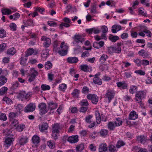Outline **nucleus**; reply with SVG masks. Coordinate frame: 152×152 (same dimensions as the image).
I'll return each mask as SVG.
<instances>
[{
  "label": "nucleus",
  "mask_w": 152,
  "mask_h": 152,
  "mask_svg": "<svg viewBox=\"0 0 152 152\" xmlns=\"http://www.w3.org/2000/svg\"><path fill=\"white\" fill-rule=\"evenodd\" d=\"M107 128L110 130H114L115 127L116 126L114 122H110L107 125Z\"/></svg>",
  "instance_id": "obj_24"
},
{
  "label": "nucleus",
  "mask_w": 152,
  "mask_h": 152,
  "mask_svg": "<svg viewBox=\"0 0 152 152\" xmlns=\"http://www.w3.org/2000/svg\"><path fill=\"white\" fill-rule=\"evenodd\" d=\"M28 141V138L27 136L21 135L18 138L17 142L20 145H23L27 143Z\"/></svg>",
  "instance_id": "obj_5"
},
{
  "label": "nucleus",
  "mask_w": 152,
  "mask_h": 152,
  "mask_svg": "<svg viewBox=\"0 0 152 152\" xmlns=\"http://www.w3.org/2000/svg\"><path fill=\"white\" fill-rule=\"evenodd\" d=\"M25 128V125L20 124L18 125L16 127V129L18 132H22Z\"/></svg>",
  "instance_id": "obj_42"
},
{
  "label": "nucleus",
  "mask_w": 152,
  "mask_h": 152,
  "mask_svg": "<svg viewBox=\"0 0 152 152\" xmlns=\"http://www.w3.org/2000/svg\"><path fill=\"white\" fill-rule=\"evenodd\" d=\"M93 117L92 115H89L85 117L86 122L87 124H90L88 126V127L90 128H91L94 127L96 124V123L94 121H92L91 120Z\"/></svg>",
  "instance_id": "obj_7"
},
{
  "label": "nucleus",
  "mask_w": 152,
  "mask_h": 152,
  "mask_svg": "<svg viewBox=\"0 0 152 152\" xmlns=\"http://www.w3.org/2000/svg\"><path fill=\"white\" fill-rule=\"evenodd\" d=\"M114 122L116 126H119L121 125L123 123V121L122 119L121 118H117L116 119V120L114 121Z\"/></svg>",
  "instance_id": "obj_41"
},
{
  "label": "nucleus",
  "mask_w": 152,
  "mask_h": 152,
  "mask_svg": "<svg viewBox=\"0 0 152 152\" xmlns=\"http://www.w3.org/2000/svg\"><path fill=\"white\" fill-rule=\"evenodd\" d=\"M20 14L18 13H16L12 15H10L9 16V18L10 19H13L14 20H16L17 19L19 18Z\"/></svg>",
  "instance_id": "obj_38"
},
{
  "label": "nucleus",
  "mask_w": 152,
  "mask_h": 152,
  "mask_svg": "<svg viewBox=\"0 0 152 152\" xmlns=\"http://www.w3.org/2000/svg\"><path fill=\"white\" fill-rule=\"evenodd\" d=\"M74 39L73 43L74 45H77L79 42L82 43V42L84 41V38L80 35L77 34L74 35L73 37Z\"/></svg>",
  "instance_id": "obj_8"
},
{
  "label": "nucleus",
  "mask_w": 152,
  "mask_h": 152,
  "mask_svg": "<svg viewBox=\"0 0 152 152\" xmlns=\"http://www.w3.org/2000/svg\"><path fill=\"white\" fill-rule=\"evenodd\" d=\"M145 93L143 91H140L137 92L135 98V99L137 102L141 104L142 103L141 100L145 98Z\"/></svg>",
  "instance_id": "obj_1"
},
{
  "label": "nucleus",
  "mask_w": 152,
  "mask_h": 152,
  "mask_svg": "<svg viewBox=\"0 0 152 152\" xmlns=\"http://www.w3.org/2000/svg\"><path fill=\"white\" fill-rule=\"evenodd\" d=\"M25 57H27L33 54L35 55L38 54L37 50H34L33 48H28L25 52Z\"/></svg>",
  "instance_id": "obj_11"
},
{
  "label": "nucleus",
  "mask_w": 152,
  "mask_h": 152,
  "mask_svg": "<svg viewBox=\"0 0 152 152\" xmlns=\"http://www.w3.org/2000/svg\"><path fill=\"white\" fill-rule=\"evenodd\" d=\"M24 24L27 26H33V21L31 19H28L27 21L23 22Z\"/></svg>",
  "instance_id": "obj_50"
},
{
  "label": "nucleus",
  "mask_w": 152,
  "mask_h": 152,
  "mask_svg": "<svg viewBox=\"0 0 152 152\" xmlns=\"http://www.w3.org/2000/svg\"><path fill=\"white\" fill-rule=\"evenodd\" d=\"M99 68L101 71H103L105 70H107L108 67L106 65L103 64H101L99 66Z\"/></svg>",
  "instance_id": "obj_51"
},
{
  "label": "nucleus",
  "mask_w": 152,
  "mask_h": 152,
  "mask_svg": "<svg viewBox=\"0 0 152 152\" xmlns=\"http://www.w3.org/2000/svg\"><path fill=\"white\" fill-rule=\"evenodd\" d=\"M26 95V93L24 91H20L18 94L17 97L19 99H23L24 98Z\"/></svg>",
  "instance_id": "obj_49"
},
{
  "label": "nucleus",
  "mask_w": 152,
  "mask_h": 152,
  "mask_svg": "<svg viewBox=\"0 0 152 152\" xmlns=\"http://www.w3.org/2000/svg\"><path fill=\"white\" fill-rule=\"evenodd\" d=\"M137 140L141 143L145 142L146 140V137L144 135H141L137 137Z\"/></svg>",
  "instance_id": "obj_32"
},
{
  "label": "nucleus",
  "mask_w": 152,
  "mask_h": 152,
  "mask_svg": "<svg viewBox=\"0 0 152 152\" xmlns=\"http://www.w3.org/2000/svg\"><path fill=\"white\" fill-rule=\"evenodd\" d=\"M107 52L109 54H112L115 53L114 51V47L113 46H111L107 48Z\"/></svg>",
  "instance_id": "obj_55"
},
{
  "label": "nucleus",
  "mask_w": 152,
  "mask_h": 152,
  "mask_svg": "<svg viewBox=\"0 0 152 152\" xmlns=\"http://www.w3.org/2000/svg\"><path fill=\"white\" fill-rule=\"evenodd\" d=\"M41 88L42 89L43 91L49 90L50 88V86L46 84L42 85L41 86Z\"/></svg>",
  "instance_id": "obj_57"
},
{
  "label": "nucleus",
  "mask_w": 152,
  "mask_h": 152,
  "mask_svg": "<svg viewBox=\"0 0 152 152\" xmlns=\"http://www.w3.org/2000/svg\"><path fill=\"white\" fill-rule=\"evenodd\" d=\"M107 144L106 143L102 144L99 146V152H106L107 151Z\"/></svg>",
  "instance_id": "obj_23"
},
{
  "label": "nucleus",
  "mask_w": 152,
  "mask_h": 152,
  "mask_svg": "<svg viewBox=\"0 0 152 152\" xmlns=\"http://www.w3.org/2000/svg\"><path fill=\"white\" fill-rule=\"evenodd\" d=\"M104 45L103 41H101L99 42H95L93 43V47L99 49L103 47Z\"/></svg>",
  "instance_id": "obj_20"
},
{
  "label": "nucleus",
  "mask_w": 152,
  "mask_h": 152,
  "mask_svg": "<svg viewBox=\"0 0 152 152\" xmlns=\"http://www.w3.org/2000/svg\"><path fill=\"white\" fill-rule=\"evenodd\" d=\"M27 59L24 58L22 55L20 59V64L23 66H26L27 65Z\"/></svg>",
  "instance_id": "obj_22"
},
{
  "label": "nucleus",
  "mask_w": 152,
  "mask_h": 152,
  "mask_svg": "<svg viewBox=\"0 0 152 152\" xmlns=\"http://www.w3.org/2000/svg\"><path fill=\"white\" fill-rule=\"evenodd\" d=\"M47 145L51 149H53L55 148L54 142L53 140L48 141L47 142Z\"/></svg>",
  "instance_id": "obj_35"
},
{
  "label": "nucleus",
  "mask_w": 152,
  "mask_h": 152,
  "mask_svg": "<svg viewBox=\"0 0 152 152\" xmlns=\"http://www.w3.org/2000/svg\"><path fill=\"white\" fill-rule=\"evenodd\" d=\"M121 45L122 44L121 42H118L117 43L116 45L114 46L115 53L118 54L121 53Z\"/></svg>",
  "instance_id": "obj_18"
},
{
  "label": "nucleus",
  "mask_w": 152,
  "mask_h": 152,
  "mask_svg": "<svg viewBox=\"0 0 152 152\" xmlns=\"http://www.w3.org/2000/svg\"><path fill=\"white\" fill-rule=\"evenodd\" d=\"M88 109V107L81 106L79 108V111L80 113H85Z\"/></svg>",
  "instance_id": "obj_53"
},
{
  "label": "nucleus",
  "mask_w": 152,
  "mask_h": 152,
  "mask_svg": "<svg viewBox=\"0 0 152 152\" xmlns=\"http://www.w3.org/2000/svg\"><path fill=\"white\" fill-rule=\"evenodd\" d=\"M48 104V108L51 110H54L57 107V104L54 103L53 102H50Z\"/></svg>",
  "instance_id": "obj_33"
},
{
  "label": "nucleus",
  "mask_w": 152,
  "mask_h": 152,
  "mask_svg": "<svg viewBox=\"0 0 152 152\" xmlns=\"http://www.w3.org/2000/svg\"><path fill=\"white\" fill-rule=\"evenodd\" d=\"M79 91L77 89H75L71 94L74 97L78 98L79 96Z\"/></svg>",
  "instance_id": "obj_40"
},
{
  "label": "nucleus",
  "mask_w": 152,
  "mask_h": 152,
  "mask_svg": "<svg viewBox=\"0 0 152 152\" xmlns=\"http://www.w3.org/2000/svg\"><path fill=\"white\" fill-rule=\"evenodd\" d=\"M115 95V93L114 91L111 89L107 90L104 96V97L107 98L108 100V102H110L111 100L114 98Z\"/></svg>",
  "instance_id": "obj_4"
},
{
  "label": "nucleus",
  "mask_w": 152,
  "mask_h": 152,
  "mask_svg": "<svg viewBox=\"0 0 152 152\" xmlns=\"http://www.w3.org/2000/svg\"><path fill=\"white\" fill-rule=\"evenodd\" d=\"M86 31L89 34H91L93 33L94 34H97L99 33L100 30L97 27H94L86 30Z\"/></svg>",
  "instance_id": "obj_12"
},
{
  "label": "nucleus",
  "mask_w": 152,
  "mask_h": 152,
  "mask_svg": "<svg viewBox=\"0 0 152 152\" xmlns=\"http://www.w3.org/2000/svg\"><path fill=\"white\" fill-rule=\"evenodd\" d=\"M16 53L15 49L14 47H12L8 49L7 54L8 55L13 56Z\"/></svg>",
  "instance_id": "obj_28"
},
{
  "label": "nucleus",
  "mask_w": 152,
  "mask_h": 152,
  "mask_svg": "<svg viewBox=\"0 0 152 152\" xmlns=\"http://www.w3.org/2000/svg\"><path fill=\"white\" fill-rule=\"evenodd\" d=\"M9 117L10 119H13L16 118L17 116V113L11 112L9 114Z\"/></svg>",
  "instance_id": "obj_64"
},
{
  "label": "nucleus",
  "mask_w": 152,
  "mask_h": 152,
  "mask_svg": "<svg viewBox=\"0 0 152 152\" xmlns=\"http://www.w3.org/2000/svg\"><path fill=\"white\" fill-rule=\"evenodd\" d=\"M48 126L47 123H43L39 127V129L41 132L46 130L48 129Z\"/></svg>",
  "instance_id": "obj_34"
},
{
  "label": "nucleus",
  "mask_w": 152,
  "mask_h": 152,
  "mask_svg": "<svg viewBox=\"0 0 152 152\" xmlns=\"http://www.w3.org/2000/svg\"><path fill=\"white\" fill-rule=\"evenodd\" d=\"M138 115L137 113L134 110H132L130 113L128 118L129 120H135L138 118Z\"/></svg>",
  "instance_id": "obj_17"
},
{
  "label": "nucleus",
  "mask_w": 152,
  "mask_h": 152,
  "mask_svg": "<svg viewBox=\"0 0 152 152\" xmlns=\"http://www.w3.org/2000/svg\"><path fill=\"white\" fill-rule=\"evenodd\" d=\"M16 110L19 112V114L21 113V111H23V106L21 104H18L15 107Z\"/></svg>",
  "instance_id": "obj_54"
},
{
  "label": "nucleus",
  "mask_w": 152,
  "mask_h": 152,
  "mask_svg": "<svg viewBox=\"0 0 152 152\" xmlns=\"http://www.w3.org/2000/svg\"><path fill=\"white\" fill-rule=\"evenodd\" d=\"M100 135L103 137H105L107 134L108 131L107 130L102 129L99 132Z\"/></svg>",
  "instance_id": "obj_39"
},
{
  "label": "nucleus",
  "mask_w": 152,
  "mask_h": 152,
  "mask_svg": "<svg viewBox=\"0 0 152 152\" xmlns=\"http://www.w3.org/2000/svg\"><path fill=\"white\" fill-rule=\"evenodd\" d=\"M87 98L91 100V102L94 104H96L98 101V97L95 94H88L87 96Z\"/></svg>",
  "instance_id": "obj_6"
},
{
  "label": "nucleus",
  "mask_w": 152,
  "mask_h": 152,
  "mask_svg": "<svg viewBox=\"0 0 152 152\" xmlns=\"http://www.w3.org/2000/svg\"><path fill=\"white\" fill-rule=\"evenodd\" d=\"M19 86V83L18 81H16L13 83H12V86L11 87V89L12 91H14Z\"/></svg>",
  "instance_id": "obj_46"
},
{
  "label": "nucleus",
  "mask_w": 152,
  "mask_h": 152,
  "mask_svg": "<svg viewBox=\"0 0 152 152\" xmlns=\"http://www.w3.org/2000/svg\"><path fill=\"white\" fill-rule=\"evenodd\" d=\"M14 139L12 137H7L4 142V145L6 147H8L11 145Z\"/></svg>",
  "instance_id": "obj_16"
},
{
  "label": "nucleus",
  "mask_w": 152,
  "mask_h": 152,
  "mask_svg": "<svg viewBox=\"0 0 152 152\" xmlns=\"http://www.w3.org/2000/svg\"><path fill=\"white\" fill-rule=\"evenodd\" d=\"M137 90V87L136 86L132 85L130 87L129 92L132 94L136 92Z\"/></svg>",
  "instance_id": "obj_29"
},
{
  "label": "nucleus",
  "mask_w": 152,
  "mask_h": 152,
  "mask_svg": "<svg viewBox=\"0 0 152 152\" xmlns=\"http://www.w3.org/2000/svg\"><path fill=\"white\" fill-rule=\"evenodd\" d=\"M38 73L37 71L35 70H33L31 71V73L28 79V81L31 82L34 81L35 79L36 76L38 75Z\"/></svg>",
  "instance_id": "obj_13"
},
{
  "label": "nucleus",
  "mask_w": 152,
  "mask_h": 152,
  "mask_svg": "<svg viewBox=\"0 0 152 152\" xmlns=\"http://www.w3.org/2000/svg\"><path fill=\"white\" fill-rule=\"evenodd\" d=\"M1 12L3 15H9L12 13L11 10L8 9H2L1 10Z\"/></svg>",
  "instance_id": "obj_36"
},
{
  "label": "nucleus",
  "mask_w": 152,
  "mask_h": 152,
  "mask_svg": "<svg viewBox=\"0 0 152 152\" xmlns=\"http://www.w3.org/2000/svg\"><path fill=\"white\" fill-rule=\"evenodd\" d=\"M81 106L88 107L89 104L87 99H83L79 103Z\"/></svg>",
  "instance_id": "obj_30"
},
{
  "label": "nucleus",
  "mask_w": 152,
  "mask_h": 152,
  "mask_svg": "<svg viewBox=\"0 0 152 152\" xmlns=\"http://www.w3.org/2000/svg\"><path fill=\"white\" fill-rule=\"evenodd\" d=\"M107 58L108 56L107 55L103 54L101 56L99 60L102 62H104Z\"/></svg>",
  "instance_id": "obj_59"
},
{
  "label": "nucleus",
  "mask_w": 152,
  "mask_h": 152,
  "mask_svg": "<svg viewBox=\"0 0 152 152\" xmlns=\"http://www.w3.org/2000/svg\"><path fill=\"white\" fill-rule=\"evenodd\" d=\"M32 143L35 145L39 143L40 141V138L37 135H34L32 138Z\"/></svg>",
  "instance_id": "obj_21"
},
{
  "label": "nucleus",
  "mask_w": 152,
  "mask_h": 152,
  "mask_svg": "<svg viewBox=\"0 0 152 152\" xmlns=\"http://www.w3.org/2000/svg\"><path fill=\"white\" fill-rule=\"evenodd\" d=\"M42 41L45 42L43 44V46L45 48L49 47L51 44V39L45 36H42L41 38Z\"/></svg>",
  "instance_id": "obj_9"
},
{
  "label": "nucleus",
  "mask_w": 152,
  "mask_h": 152,
  "mask_svg": "<svg viewBox=\"0 0 152 152\" xmlns=\"http://www.w3.org/2000/svg\"><path fill=\"white\" fill-rule=\"evenodd\" d=\"M108 148L110 152H115L117 151L116 148V146L115 147L113 145L111 144L109 145L108 146Z\"/></svg>",
  "instance_id": "obj_45"
},
{
  "label": "nucleus",
  "mask_w": 152,
  "mask_h": 152,
  "mask_svg": "<svg viewBox=\"0 0 152 152\" xmlns=\"http://www.w3.org/2000/svg\"><path fill=\"white\" fill-rule=\"evenodd\" d=\"M125 144V142L122 140L118 141L116 145V147L117 148H120L121 147L123 146Z\"/></svg>",
  "instance_id": "obj_52"
},
{
  "label": "nucleus",
  "mask_w": 152,
  "mask_h": 152,
  "mask_svg": "<svg viewBox=\"0 0 152 152\" xmlns=\"http://www.w3.org/2000/svg\"><path fill=\"white\" fill-rule=\"evenodd\" d=\"M60 43V41L57 40L54 41L53 43V50L55 52H56L58 51V49L59 48L58 47V45Z\"/></svg>",
  "instance_id": "obj_26"
},
{
  "label": "nucleus",
  "mask_w": 152,
  "mask_h": 152,
  "mask_svg": "<svg viewBox=\"0 0 152 152\" xmlns=\"http://www.w3.org/2000/svg\"><path fill=\"white\" fill-rule=\"evenodd\" d=\"M38 108L39 109L40 115H43L46 113L48 111L46 108V105L45 103H40L38 105Z\"/></svg>",
  "instance_id": "obj_10"
},
{
  "label": "nucleus",
  "mask_w": 152,
  "mask_h": 152,
  "mask_svg": "<svg viewBox=\"0 0 152 152\" xmlns=\"http://www.w3.org/2000/svg\"><path fill=\"white\" fill-rule=\"evenodd\" d=\"M9 26L13 31H15L16 30L17 26L15 23H10Z\"/></svg>",
  "instance_id": "obj_60"
},
{
  "label": "nucleus",
  "mask_w": 152,
  "mask_h": 152,
  "mask_svg": "<svg viewBox=\"0 0 152 152\" xmlns=\"http://www.w3.org/2000/svg\"><path fill=\"white\" fill-rule=\"evenodd\" d=\"M7 88L6 87H2L0 90V95H1L5 94L7 90Z\"/></svg>",
  "instance_id": "obj_56"
},
{
  "label": "nucleus",
  "mask_w": 152,
  "mask_h": 152,
  "mask_svg": "<svg viewBox=\"0 0 152 152\" xmlns=\"http://www.w3.org/2000/svg\"><path fill=\"white\" fill-rule=\"evenodd\" d=\"M84 149V144H81L80 145L77 146L76 149L77 152H81Z\"/></svg>",
  "instance_id": "obj_44"
},
{
  "label": "nucleus",
  "mask_w": 152,
  "mask_h": 152,
  "mask_svg": "<svg viewBox=\"0 0 152 152\" xmlns=\"http://www.w3.org/2000/svg\"><path fill=\"white\" fill-rule=\"evenodd\" d=\"M7 45L5 43H2L0 45V53L3 52L6 49Z\"/></svg>",
  "instance_id": "obj_61"
},
{
  "label": "nucleus",
  "mask_w": 152,
  "mask_h": 152,
  "mask_svg": "<svg viewBox=\"0 0 152 152\" xmlns=\"http://www.w3.org/2000/svg\"><path fill=\"white\" fill-rule=\"evenodd\" d=\"M80 69L85 72H91L92 71V67L87 64H83L80 66Z\"/></svg>",
  "instance_id": "obj_15"
},
{
  "label": "nucleus",
  "mask_w": 152,
  "mask_h": 152,
  "mask_svg": "<svg viewBox=\"0 0 152 152\" xmlns=\"http://www.w3.org/2000/svg\"><path fill=\"white\" fill-rule=\"evenodd\" d=\"M66 61L67 62L70 64H73L77 63L79 60L78 58L77 57H69L67 58Z\"/></svg>",
  "instance_id": "obj_19"
},
{
  "label": "nucleus",
  "mask_w": 152,
  "mask_h": 152,
  "mask_svg": "<svg viewBox=\"0 0 152 152\" xmlns=\"http://www.w3.org/2000/svg\"><path fill=\"white\" fill-rule=\"evenodd\" d=\"M67 88V85L64 83H62L59 85V89L60 91H64Z\"/></svg>",
  "instance_id": "obj_48"
},
{
  "label": "nucleus",
  "mask_w": 152,
  "mask_h": 152,
  "mask_svg": "<svg viewBox=\"0 0 152 152\" xmlns=\"http://www.w3.org/2000/svg\"><path fill=\"white\" fill-rule=\"evenodd\" d=\"M52 131L57 133H60L61 127L60 124L56 123L52 125Z\"/></svg>",
  "instance_id": "obj_14"
},
{
  "label": "nucleus",
  "mask_w": 152,
  "mask_h": 152,
  "mask_svg": "<svg viewBox=\"0 0 152 152\" xmlns=\"http://www.w3.org/2000/svg\"><path fill=\"white\" fill-rule=\"evenodd\" d=\"M95 114L96 123L97 124H99L101 123V117L99 112L98 111H96Z\"/></svg>",
  "instance_id": "obj_25"
},
{
  "label": "nucleus",
  "mask_w": 152,
  "mask_h": 152,
  "mask_svg": "<svg viewBox=\"0 0 152 152\" xmlns=\"http://www.w3.org/2000/svg\"><path fill=\"white\" fill-rule=\"evenodd\" d=\"M49 54V51L48 49H45L42 50L41 53V55L42 57L44 58L47 57Z\"/></svg>",
  "instance_id": "obj_47"
},
{
  "label": "nucleus",
  "mask_w": 152,
  "mask_h": 152,
  "mask_svg": "<svg viewBox=\"0 0 152 152\" xmlns=\"http://www.w3.org/2000/svg\"><path fill=\"white\" fill-rule=\"evenodd\" d=\"M58 51V53L62 56H64L67 54V50H63Z\"/></svg>",
  "instance_id": "obj_62"
},
{
  "label": "nucleus",
  "mask_w": 152,
  "mask_h": 152,
  "mask_svg": "<svg viewBox=\"0 0 152 152\" xmlns=\"http://www.w3.org/2000/svg\"><path fill=\"white\" fill-rule=\"evenodd\" d=\"M36 108L35 104L31 103L28 104L24 109V111L25 113H29L33 112L35 110Z\"/></svg>",
  "instance_id": "obj_3"
},
{
  "label": "nucleus",
  "mask_w": 152,
  "mask_h": 152,
  "mask_svg": "<svg viewBox=\"0 0 152 152\" xmlns=\"http://www.w3.org/2000/svg\"><path fill=\"white\" fill-rule=\"evenodd\" d=\"M79 137L78 135H72L68 137L66 136H64L63 140H65L67 139V141L71 143H74L77 142L79 140Z\"/></svg>",
  "instance_id": "obj_2"
},
{
  "label": "nucleus",
  "mask_w": 152,
  "mask_h": 152,
  "mask_svg": "<svg viewBox=\"0 0 152 152\" xmlns=\"http://www.w3.org/2000/svg\"><path fill=\"white\" fill-rule=\"evenodd\" d=\"M134 73L141 75H144L145 74V72L140 69L135 70Z\"/></svg>",
  "instance_id": "obj_63"
},
{
  "label": "nucleus",
  "mask_w": 152,
  "mask_h": 152,
  "mask_svg": "<svg viewBox=\"0 0 152 152\" xmlns=\"http://www.w3.org/2000/svg\"><path fill=\"white\" fill-rule=\"evenodd\" d=\"M7 81V78L4 76H0V86L4 84Z\"/></svg>",
  "instance_id": "obj_31"
},
{
  "label": "nucleus",
  "mask_w": 152,
  "mask_h": 152,
  "mask_svg": "<svg viewBox=\"0 0 152 152\" xmlns=\"http://www.w3.org/2000/svg\"><path fill=\"white\" fill-rule=\"evenodd\" d=\"M52 64L50 61H48L45 64V69L48 70L51 68L52 66Z\"/></svg>",
  "instance_id": "obj_43"
},
{
  "label": "nucleus",
  "mask_w": 152,
  "mask_h": 152,
  "mask_svg": "<svg viewBox=\"0 0 152 152\" xmlns=\"http://www.w3.org/2000/svg\"><path fill=\"white\" fill-rule=\"evenodd\" d=\"M109 39L112 42H115L118 39L119 37L117 36H113L112 35L110 34L109 36Z\"/></svg>",
  "instance_id": "obj_37"
},
{
  "label": "nucleus",
  "mask_w": 152,
  "mask_h": 152,
  "mask_svg": "<svg viewBox=\"0 0 152 152\" xmlns=\"http://www.w3.org/2000/svg\"><path fill=\"white\" fill-rule=\"evenodd\" d=\"M91 11L92 13H95L96 12V8L97 6L96 4H94L91 5Z\"/></svg>",
  "instance_id": "obj_58"
},
{
  "label": "nucleus",
  "mask_w": 152,
  "mask_h": 152,
  "mask_svg": "<svg viewBox=\"0 0 152 152\" xmlns=\"http://www.w3.org/2000/svg\"><path fill=\"white\" fill-rule=\"evenodd\" d=\"M94 83L97 84L99 85H101L102 84V80L99 77H94L93 79Z\"/></svg>",
  "instance_id": "obj_27"
}]
</instances>
